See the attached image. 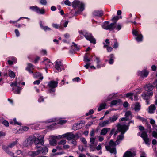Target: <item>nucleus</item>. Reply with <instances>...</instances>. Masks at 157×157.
Instances as JSON below:
<instances>
[{"mask_svg": "<svg viewBox=\"0 0 157 157\" xmlns=\"http://www.w3.org/2000/svg\"><path fill=\"white\" fill-rule=\"evenodd\" d=\"M44 137L43 135L41 136L39 134L36 133L27 138L23 142V145L24 147H28L34 143L36 145V148H40L41 146L44 144Z\"/></svg>", "mask_w": 157, "mask_h": 157, "instance_id": "f257e3e1", "label": "nucleus"}, {"mask_svg": "<svg viewBox=\"0 0 157 157\" xmlns=\"http://www.w3.org/2000/svg\"><path fill=\"white\" fill-rule=\"evenodd\" d=\"M72 6L74 8H78L79 10L76 12L77 14H79L84 9V4L77 0H75L72 2Z\"/></svg>", "mask_w": 157, "mask_h": 157, "instance_id": "f03ea898", "label": "nucleus"}, {"mask_svg": "<svg viewBox=\"0 0 157 157\" xmlns=\"http://www.w3.org/2000/svg\"><path fill=\"white\" fill-rule=\"evenodd\" d=\"M117 143L114 142L112 140H111L109 143V145H105V147L106 150L109 151L111 153L116 154L117 153L116 146Z\"/></svg>", "mask_w": 157, "mask_h": 157, "instance_id": "7ed1b4c3", "label": "nucleus"}, {"mask_svg": "<svg viewBox=\"0 0 157 157\" xmlns=\"http://www.w3.org/2000/svg\"><path fill=\"white\" fill-rule=\"evenodd\" d=\"M80 33H82L87 40L90 41V43L94 44H95V39L94 38L91 34L86 32H81Z\"/></svg>", "mask_w": 157, "mask_h": 157, "instance_id": "20e7f679", "label": "nucleus"}, {"mask_svg": "<svg viewBox=\"0 0 157 157\" xmlns=\"http://www.w3.org/2000/svg\"><path fill=\"white\" fill-rule=\"evenodd\" d=\"M116 24V22L109 24V21H105L102 25V28L106 30H113L114 28V26Z\"/></svg>", "mask_w": 157, "mask_h": 157, "instance_id": "39448f33", "label": "nucleus"}, {"mask_svg": "<svg viewBox=\"0 0 157 157\" xmlns=\"http://www.w3.org/2000/svg\"><path fill=\"white\" fill-rule=\"evenodd\" d=\"M118 130L121 132V134H124L126 131L128 129V127L127 125L124 124L121 125L119 124L117 125Z\"/></svg>", "mask_w": 157, "mask_h": 157, "instance_id": "423d86ee", "label": "nucleus"}, {"mask_svg": "<svg viewBox=\"0 0 157 157\" xmlns=\"http://www.w3.org/2000/svg\"><path fill=\"white\" fill-rule=\"evenodd\" d=\"M55 67L59 72L62 70H64V67L61 61L59 60H57L55 62Z\"/></svg>", "mask_w": 157, "mask_h": 157, "instance_id": "0eeeda50", "label": "nucleus"}, {"mask_svg": "<svg viewBox=\"0 0 157 157\" xmlns=\"http://www.w3.org/2000/svg\"><path fill=\"white\" fill-rule=\"evenodd\" d=\"M58 82L55 81H51L49 82L48 86L50 89V91L55 92V88L57 86Z\"/></svg>", "mask_w": 157, "mask_h": 157, "instance_id": "6e6552de", "label": "nucleus"}, {"mask_svg": "<svg viewBox=\"0 0 157 157\" xmlns=\"http://www.w3.org/2000/svg\"><path fill=\"white\" fill-rule=\"evenodd\" d=\"M141 137L143 138L144 142L146 145H150V139L148 137L147 134L145 132H143L142 133Z\"/></svg>", "mask_w": 157, "mask_h": 157, "instance_id": "1a4fd4ad", "label": "nucleus"}, {"mask_svg": "<svg viewBox=\"0 0 157 157\" xmlns=\"http://www.w3.org/2000/svg\"><path fill=\"white\" fill-rule=\"evenodd\" d=\"M153 87V86L150 84L147 85L144 87V89L147 91V94L149 95L152 96L153 95V93L152 91Z\"/></svg>", "mask_w": 157, "mask_h": 157, "instance_id": "9d476101", "label": "nucleus"}, {"mask_svg": "<svg viewBox=\"0 0 157 157\" xmlns=\"http://www.w3.org/2000/svg\"><path fill=\"white\" fill-rule=\"evenodd\" d=\"M149 72L146 70H143L142 71H139L138 72V75L142 78L146 77L148 75Z\"/></svg>", "mask_w": 157, "mask_h": 157, "instance_id": "9b49d317", "label": "nucleus"}, {"mask_svg": "<svg viewBox=\"0 0 157 157\" xmlns=\"http://www.w3.org/2000/svg\"><path fill=\"white\" fill-rule=\"evenodd\" d=\"M156 109V107L155 105L151 104L148 107V112L150 114L154 113Z\"/></svg>", "mask_w": 157, "mask_h": 157, "instance_id": "f8f14e48", "label": "nucleus"}, {"mask_svg": "<svg viewBox=\"0 0 157 157\" xmlns=\"http://www.w3.org/2000/svg\"><path fill=\"white\" fill-rule=\"evenodd\" d=\"M29 128L28 127L25 126L22 128H21L19 129V131H17L16 129L13 130V132L14 133H17L18 132L19 133H22L24 132V131H27L29 130Z\"/></svg>", "mask_w": 157, "mask_h": 157, "instance_id": "ddd939ff", "label": "nucleus"}, {"mask_svg": "<svg viewBox=\"0 0 157 157\" xmlns=\"http://www.w3.org/2000/svg\"><path fill=\"white\" fill-rule=\"evenodd\" d=\"M136 154L134 152L130 151H127L124 154L123 157H134Z\"/></svg>", "mask_w": 157, "mask_h": 157, "instance_id": "4468645a", "label": "nucleus"}, {"mask_svg": "<svg viewBox=\"0 0 157 157\" xmlns=\"http://www.w3.org/2000/svg\"><path fill=\"white\" fill-rule=\"evenodd\" d=\"M9 147L8 146H2V148L4 151L6 152L7 154L10 156H13V155H14L13 153L9 150Z\"/></svg>", "mask_w": 157, "mask_h": 157, "instance_id": "2eb2a0df", "label": "nucleus"}, {"mask_svg": "<svg viewBox=\"0 0 157 157\" xmlns=\"http://www.w3.org/2000/svg\"><path fill=\"white\" fill-rule=\"evenodd\" d=\"M43 62L47 68H48L49 67L51 66L52 64L50 60L46 58H44Z\"/></svg>", "mask_w": 157, "mask_h": 157, "instance_id": "dca6fc26", "label": "nucleus"}, {"mask_svg": "<svg viewBox=\"0 0 157 157\" xmlns=\"http://www.w3.org/2000/svg\"><path fill=\"white\" fill-rule=\"evenodd\" d=\"M96 61L97 63L96 67L97 68H100L101 67H105V63L102 64L101 65L100 64V59L98 57H96Z\"/></svg>", "mask_w": 157, "mask_h": 157, "instance_id": "f3484780", "label": "nucleus"}, {"mask_svg": "<svg viewBox=\"0 0 157 157\" xmlns=\"http://www.w3.org/2000/svg\"><path fill=\"white\" fill-rule=\"evenodd\" d=\"M124 134H121V135L118 136L117 138V140L115 141L117 143V144L118 145L124 138Z\"/></svg>", "mask_w": 157, "mask_h": 157, "instance_id": "a211bd4d", "label": "nucleus"}, {"mask_svg": "<svg viewBox=\"0 0 157 157\" xmlns=\"http://www.w3.org/2000/svg\"><path fill=\"white\" fill-rule=\"evenodd\" d=\"M41 153L40 149H38L36 151H33L31 152L30 155L32 157H34L38 155Z\"/></svg>", "mask_w": 157, "mask_h": 157, "instance_id": "6ab92c4d", "label": "nucleus"}, {"mask_svg": "<svg viewBox=\"0 0 157 157\" xmlns=\"http://www.w3.org/2000/svg\"><path fill=\"white\" fill-rule=\"evenodd\" d=\"M110 129L108 128H105L102 129L101 131L100 135H105L108 131L110 130Z\"/></svg>", "mask_w": 157, "mask_h": 157, "instance_id": "aec40b11", "label": "nucleus"}, {"mask_svg": "<svg viewBox=\"0 0 157 157\" xmlns=\"http://www.w3.org/2000/svg\"><path fill=\"white\" fill-rule=\"evenodd\" d=\"M33 77L34 78L39 79L41 81H42L43 78V77L41 74L39 72H37L33 74Z\"/></svg>", "mask_w": 157, "mask_h": 157, "instance_id": "412c9836", "label": "nucleus"}, {"mask_svg": "<svg viewBox=\"0 0 157 157\" xmlns=\"http://www.w3.org/2000/svg\"><path fill=\"white\" fill-rule=\"evenodd\" d=\"M93 14L94 16L101 17L103 15V13L101 11L95 10L93 12Z\"/></svg>", "mask_w": 157, "mask_h": 157, "instance_id": "4be33fe9", "label": "nucleus"}, {"mask_svg": "<svg viewBox=\"0 0 157 157\" xmlns=\"http://www.w3.org/2000/svg\"><path fill=\"white\" fill-rule=\"evenodd\" d=\"M109 124H110L109 121L106 120L103 122H101L99 124V125L101 127H103L106 126Z\"/></svg>", "mask_w": 157, "mask_h": 157, "instance_id": "5701e85b", "label": "nucleus"}, {"mask_svg": "<svg viewBox=\"0 0 157 157\" xmlns=\"http://www.w3.org/2000/svg\"><path fill=\"white\" fill-rule=\"evenodd\" d=\"M134 109L136 111H139L140 109V105L138 102L136 103L135 104L133 105Z\"/></svg>", "mask_w": 157, "mask_h": 157, "instance_id": "b1692460", "label": "nucleus"}, {"mask_svg": "<svg viewBox=\"0 0 157 157\" xmlns=\"http://www.w3.org/2000/svg\"><path fill=\"white\" fill-rule=\"evenodd\" d=\"M82 127V125L81 123H75V124L73 127V129L75 130L81 128Z\"/></svg>", "mask_w": 157, "mask_h": 157, "instance_id": "393cba45", "label": "nucleus"}, {"mask_svg": "<svg viewBox=\"0 0 157 157\" xmlns=\"http://www.w3.org/2000/svg\"><path fill=\"white\" fill-rule=\"evenodd\" d=\"M40 150L41 153L43 155H45L48 152V149L46 147H42Z\"/></svg>", "mask_w": 157, "mask_h": 157, "instance_id": "a878e982", "label": "nucleus"}, {"mask_svg": "<svg viewBox=\"0 0 157 157\" xmlns=\"http://www.w3.org/2000/svg\"><path fill=\"white\" fill-rule=\"evenodd\" d=\"M106 106V104L105 103L101 104L98 107V111H100L102 109H105Z\"/></svg>", "mask_w": 157, "mask_h": 157, "instance_id": "bb28decb", "label": "nucleus"}, {"mask_svg": "<svg viewBox=\"0 0 157 157\" xmlns=\"http://www.w3.org/2000/svg\"><path fill=\"white\" fill-rule=\"evenodd\" d=\"M118 116L117 115H114L112 117H110L109 118V121L110 123L111 122H113L117 119Z\"/></svg>", "mask_w": 157, "mask_h": 157, "instance_id": "cd10ccee", "label": "nucleus"}, {"mask_svg": "<svg viewBox=\"0 0 157 157\" xmlns=\"http://www.w3.org/2000/svg\"><path fill=\"white\" fill-rule=\"evenodd\" d=\"M67 139L70 140L75 138L76 136L71 133H67Z\"/></svg>", "mask_w": 157, "mask_h": 157, "instance_id": "c85d7f7f", "label": "nucleus"}, {"mask_svg": "<svg viewBox=\"0 0 157 157\" xmlns=\"http://www.w3.org/2000/svg\"><path fill=\"white\" fill-rule=\"evenodd\" d=\"M109 63L110 64H113L114 63V60L115 57L114 55L113 54H111L109 56Z\"/></svg>", "mask_w": 157, "mask_h": 157, "instance_id": "c756f323", "label": "nucleus"}, {"mask_svg": "<svg viewBox=\"0 0 157 157\" xmlns=\"http://www.w3.org/2000/svg\"><path fill=\"white\" fill-rule=\"evenodd\" d=\"M136 36L137 37L135 38V39L138 42H140L142 41L143 36L142 34H139Z\"/></svg>", "mask_w": 157, "mask_h": 157, "instance_id": "7c9ffc66", "label": "nucleus"}, {"mask_svg": "<svg viewBox=\"0 0 157 157\" xmlns=\"http://www.w3.org/2000/svg\"><path fill=\"white\" fill-rule=\"evenodd\" d=\"M11 59H12V61L10 60H8V64L10 65H12L13 63H15L16 62L17 60L14 57H11Z\"/></svg>", "mask_w": 157, "mask_h": 157, "instance_id": "2f4dec72", "label": "nucleus"}, {"mask_svg": "<svg viewBox=\"0 0 157 157\" xmlns=\"http://www.w3.org/2000/svg\"><path fill=\"white\" fill-rule=\"evenodd\" d=\"M136 119L141 121L142 122H147V119L143 117H141L139 115H138L136 117Z\"/></svg>", "mask_w": 157, "mask_h": 157, "instance_id": "473e14b6", "label": "nucleus"}, {"mask_svg": "<svg viewBox=\"0 0 157 157\" xmlns=\"http://www.w3.org/2000/svg\"><path fill=\"white\" fill-rule=\"evenodd\" d=\"M40 25L41 28L45 31L47 30L50 31L51 30L50 28L47 26H44L41 23H40Z\"/></svg>", "mask_w": 157, "mask_h": 157, "instance_id": "72a5a7b5", "label": "nucleus"}, {"mask_svg": "<svg viewBox=\"0 0 157 157\" xmlns=\"http://www.w3.org/2000/svg\"><path fill=\"white\" fill-rule=\"evenodd\" d=\"M125 117L128 119V117H130V119L132 118V113L130 111H128L125 113Z\"/></svg>", "mask_w": 157, "mask_h": 157, "instance_id": "f704fd0d", "label": "nucleus"}, {"mask_svg": "<svg viewBox=\"0 0 157 157\" xmlns=\"http://www.w3.org/2000/svg\"><path fill=\"white\" fill-rule=\"evenodd\" d=\"M8 75L11 78H14L15 76V73L12 71H10L8 72Z\"/></svg>", "mask_w": 157, "mask_h": 157, "instance_id": "c9c22d12", "label": "nucleus"}, {"mask_svg": "<svg viewBox=\"0 0 157 157\" xmlns=\"http://www.w3.org/2000/svg\"><path fill=\"white\" fill-rule=\"evenodd\" d=\"M64 4L68 6H70L71 5V2L68 0H66L65 1H63L61 2V4L63 5Z\"/></svg>", "mask_w": 157, "mask_h": 157, "instance_id": "e433bc0d", "label": "nucleus"}, {"mask_svg": "<svg viewBox=\"0 0 157 157\" xmlns=\"http://www.w3.org/2000/svg\"><path fill=\"white\" fill-rule=\"evenodd\" d=\"M150 96L148 94H142V96L143 98V99L146 100H148L150 98Z\"/></svg>", "mask_w": 157, "mask_h": 157, "instance_id": "4c0bfd02", "label": "nucleus"}, {"mask_svg": "<svg viewBox=\"0 0 157 157\" xmlns=\"http://www.w3.org/2000/svg\"><path fill=\"white\" fill-rule=\"evenodd\" d=\"M133 93H128L126 94V97L127 98H129L132 100H133Z\"/></svg>", "mask_w": 157, "mask_h": 157, "instance_id": "58836bf2", "label": "nucleus"}, {"mask_svg": "<svg viewBox=\"0 0 157 157\" xmlns=\"http://www.w3.org/2000/svg\"><path fill=\"white\" fill-rule=\"evenodd\" d=\"M36 12L38 14H44V13L45 11L44 9H40L38 7Z\"/></svg>", "mask_w": 157, "mask_h": 157, "instance_id": "ea45409f", "label": "nucleus"}, {"mask_svg": "<svg viewBox=\"0 0 157 157\" xmlns=\"http://www.w3.org/2000/svg\"><path fill=\"white\" fill-rule=\"evenodd\" d=\"M122 25L121 24H118L115 26H114V28L118 31L120 30L121 28Z\"/></svg>", "mask_w": 157, "mask_h": 157, "instance_id": "a19ab883", "label": "nucleus"}, {"mask_svg": "<svg viewBox=\"0 0 157 157\" xmlns=\"http://www.w3.org/2000/svg\"><path fill=\"white\" fill-rule=\"evenodd\" d=\"M17 141H16L14 142H13L10 144L8 146L9 148H12L17 143Z\"/></svg>", "mask_w": 157, "mask_h": 157, "instance_id": "79ce46f5", "label": "nucleus"}, {"mask_svg": "<svg viewBox=\"0 0 157 157\" xmlns=\"http://www.w3.org/2000/svg\"><path fill=\"white\" fill-rule=\"evenodd\" d=\"M17 81H15L14 82H12L10 84L11 86L13 87V90L14 89V87H16L17 86Z\"/></svg>", "mask_w": 157, "mask_h": 157, "instance_id": "37998d69", "label": "nucleus"}, {"mask_svg": "<svg viewBox=\"0 0 157 157\" xmlns=\"http://www.w3.org/2000/svg\"><path fill=\"white\" fill-rule=\"evenodd\" d=\"M52 26L53 28L56 29H59L61 28L60 25L57 24H52Z\"/></svg>", "mask_w": 157, "mask_h": 157, "instance_id": "c03bdc74", "label": "nucleus"}, {"mask_svg": "<svg viewBox=\"0 0 157 157\" xmlns=\"http://www.w3.org/2000/svg\"><path fill=\"white\" fill-rule=\"evenodd\" d=\"M88 54L87 53L85 54L84 57V61L85 62H89L90 61V59L88 58Z\"/></svg>", "mask_w": 157, "mask_h": 157, "instance_id": "a18cd8bd", "label": "nucleus"}, {"mask_svg": "<svg viewBox=\"0 0 157 157\" xmlns=\"http://www.w3.org/2000/svg\"><path fill=\"white\" fill-rule=\"evenodd\" d=\"M38 7L36 6H34L30 7V9L33 11H35L36 12L37 10Z\"/></svg>", "mask_w": 157, "mask_h": 157, "instance_id": "49530a36", "label": "nucleus"}, {"mask_svg": "<svg viewBox=\"0 0 157 157\" xmlns=\"http://www.w3.org/2000/svg\"><path fill=\"white\" fill-rule=\"evenodd\" d=\"M49 143L51 145H54L56 144V141L55 139H52L50 140Z\"/></svg>", "mask_w": 157, "mask_h": 157, "instance_id": "de8ad7c7", "label": "nucleus"}, {"mask_svg": "<svg viewBox=\"0 0 157 157\" xmlns=\"http://www.w3.org/2000/svg\"><path fill=\"white\" fill-rule=\"evenodd\" d=\"M96 149L98 150H100V151L99 152V153L100 154H101L102 153L101 152V144H99L96 147Z\"/></svg>", "mask_w": 157, "mask_h": 157, "instance_id": "09e8293b", "label": "nucleus"}, {"mask_svg": "<svg viewBox=\"0 0 157 157\" xmlns=\"http://www.w3.org/2000/svg\"><path fill=\"white\" fill-rule=\"evenodd\" d=\"M66 140H62L58 142L59 145H62L63 146L66 143Z\"/></svg>", "mask_w": 157, "mask_h": 157, "instance_id": "8fccbe9b", "label": "nucleus"}, {"mask_svg": "<svg viewBox=\"0 0 157 157\" xmlns=\"http://www.w3.org/2000/svg\"><path fill=\"white\" fill-rule=\"evenodd\" d=\"M115 94H110L108 97V99H107L106 101H109L112 98L115 96Z\"/></svg>", "mask_w": 157, "mask_h": 157, "instance_id": "3c124183", "label": "nucleus"}, {"mask_svg": "<svg viewBox=\"0 0 157 157\" xmlns=\"http://www.w3.org/2000/svg\"><path fill=\"white\" fill-rule=\"evenodd\" d=\"M21 89L19 87H17V89L14 91V93L15 94H19Z\"/></svg>", "mask_w": 157, "mask_h": 157, "instance_id": "603ef678", "label": "nucleus"}, {"mask_svg": "<svg viewBox=\"0 0 157 157\" xmlns=\"http://www.w3.org/2000/svg\"><path fill=\"white\" fill-rule=\"evenodd\" d=\"M66 121L61 120H60L59 121H58L57 122V123L58 124H63L65 123L66 122Z\"/></svg>", "mask_w": 157, "mask_h": 157, "instance_id": "864d4df0", "label": "nucleus"}, {"mask_svg": "<svg viewBox=\"0 0 157 157\" xmlns=\"http://www.w3.org/2000/svg\"><path fill=\"white\" fill-rule=\"evenodd\" d=\"M119 18L121 19L122 18L121 16H120V17H119L118 16H115L112 18V20L115 21H116L115 22H116V21L119 19Z\"/></svg>", "mask_w": 157, "mask_h": 157, "instance_id": "5fc2aeb1", "label": "nucleus"}, {"mask_svg": "<svg viewBox=\"0 0 157 157\" xmlns=\"http://www.w3.org/2000/svg\"><path fill=\"white\" fill-rule=\"evenodd\" d=\"M73 45H72V47L74 48V50H75L78 51L79 50V48L77 47V45L74 42L73 43Z\"/></svg>", "mask_w": 157, "mask_h": 157, "instance_id": "6e6d98bb", "label": "nucleus"}, {"mask_svg": "<svg viewBox=\"0 0 157 157\" xmlns=\"http://www.w3.org/2000/svg\"><path fill=\"white\" fill-rule=\"evenodd\" d=\"M94 113V111L93 109H91L89 111V112L86 114V116H89L93 114Z\"/></svg>", "mask_w": 157, "mask_h": 157, "instance_id": "4d7b16f0", "label": "nucleus"}, {"mask_svg": "<svg viewBox=\"0 0 157 157\" xmlns=\"http://www.w3.org/2000/svg\"><path fill=\"white\" fill-rule=\"evenodd\" d=\"M40 3L42 5H45L46 4L47 2L46 0H40Z\"/></svg>", "mask_w": 157, "mask_h": 157, "instance_id": "13d9d810", "label": "nucleus"}, {"mask_svg": "<svg viewBox=\"0 0 157 157\" xmlns=\"http://www.w3.org/2000/svg\"><path fill=\"white\" fill-rule=\"evenodd\" d=\"M2 124L5 125L6 127H8L9 125V124L8 122L6 120L2 122Z\"/></svg>", "mask_w": 157, "mask_h": 157, "instance_id": "bf43d9fd", "label": "nucleus"}, {"mask_svg": "<svg viewBox=\"0 0 157 157\" xmlns=\"http://www.w3.org/2000/svg\"><path fill=\"white\" fill-rule=\"evenodd\" d=\"M118 103L117 101L116 100H114L111 102V104L112 105H116Z\"/></svg>", "mask_w": 157, "mask_h": 157, "instance_id": "052dcab7", "label": "nucleus"}, {"mask_svg": "<svg viewBox=\"0 0 157 157\" xmlns=\"http://www.w3.org/2000/svg\"><path fill=\"white\" fill-rule=\"evenodd\" d=\"M150 120H151L150 121V123L151 124L153 125H154V126H155L156 127H157L156 125H155V120L152 119H151Z\"/></svg>", "mask_w": 157, "mask_h": 157, "instance_id": "680f3d73", "label": "nucleus"}, {"mask_svg": "<svg viewBox=\"0 0 157 157\" xmlns=\"http://www.w3.org/2000/svg\"><path fill=\"white\" fill-rule=\"evenodd\" d=\"M152 136L153 137L157 138V132L153 131L152 132Z\"/></svg>", "mask_w": 157, "mask_h": 157, "instance_id": "e2e57ef3", "label": "nucleus"}, {"mask_svg": "<svg viewBox=\"0 0 157 157\" xmlns=\"http://www.w3.org/2000/svg\"><path fill=\"white\" fill-rule=\"evenodd\" d=\"M80 140L84 144H87V141L85 138H80Z\"/></svg>", "mask_w": 157, "mask_h": 157, "instance_id": "0e129e2a", "label": "nucleus"}, {"mask_svg": "<svg viewBox=\"0 0 157 157\" xmlns=\"http://www.w3.org/2000/svg\"><path fill=\"white\" fill-rule=\"evenodd\" d=\"M118 44L117 41L116 40V41L115 42L113 46V47L114 48H118Z\"/></svg>", "mask_w": 157, "mask_h": 157, "instance_id": "69168bd1", "label": "nucleus"}, {"mask_svg": "<svg viewBox=\"0 0 157 157\" xmlns=\"http://www.w3.org/2000/svg\"><path fill=\"white\" fill-rule=\"evenodd\" d=\"M6 133L3 131H0V137H3L6 135Z\"/></svg>", "mask_w": 157, "mask_h": 157, "instance_id": "338daca9", "label": "nucleus"}, {"mask_svg": "<svg viewBox=\"0 0 157 157\" xmlns=\"http://www.w3.org/2000/svg\"><path fill=\"white\" fill-rule=\"evenodd\" d=\"M132 33L133 35L135 36H136L139 35L138 31L135 30L133 31Z\"/></svg>", "mask_w": 157, "mask_h": 157, "instance_id": "774afa93", "label": "nucleus"}]
</instances>
